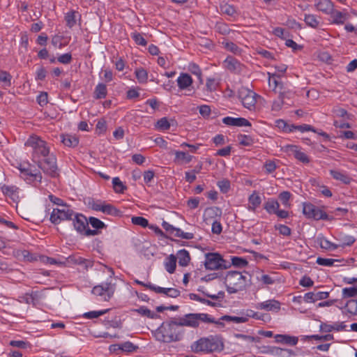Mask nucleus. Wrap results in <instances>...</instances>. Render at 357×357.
Instances as JSON below:
<instances>
[{"mask_svg":"<svg viewBox=\"0 0 357 357\" xmlns=\"http://www.w3.org/2000/svg\"><path fill=\"white\" fill-rule=\"evenodd\" d=\"M190 349L196 354L221 352L225 349L224 339L220 335H210L194 342Z\"/></svg>","mask_w":357,"mask_h":357,"instance_id":"obj_1","label":"nucleus"},{"mask_svg":"<svg viewBox=\"0 0 357 357\" xmlns=\"http://www.w3.org/2000/svg\"><path fill=\"white\" fill-rule=\"evenodd\" d=\"M178 321L173 318L169 321L163 322L158 329V333L161 334L159 340L166 343L181 341L183 337L185 331L179 328Z\"/></svg>","mask_w":357,"mask_h":357,"instance_id":"obj_2","label":"nucleus"},{"mask_svg":"<svg viewBox=\"0 0 357 357\" xmlns=\"http://www.w3.org/2000/svg\"><path fill=\"white\" fill-rule=\"evenodd\" d=\"M251 284V276H245L238 271H229L225 278L226 289L229 294L243 291Z\"/></svg>","mask_w":357,"mask_h":357,"instance_id":"obj_3","label":"nucleus"},{"mask_svg":"<svg viewBox=\"0 0 357 357\" xmlns=\"http://www.w3.org/2000/svg\"><path fill=\"white\" fill-rule=\"evenodd\" d=\"M25 146H31L33 149L32 156L33 160L37 162L38 160H40L41 157L44 158L50 155V149L47 146L46 142L37 136H31Z\"/></svg>","mask_w":357,"mask_h":357,"instance_id":"obj_4","label":"nucleus"},{"mask_svg":"<svg viewBox=\"0 0 357 357\" xmlns=\"http://www.w3.org/2000/svg\"><path fill=\"white\" fill-rule=\"evenodd\" d=\"M205 257L204 266L206 269H227L231 266L229 262L225 260L218 253L208 252L205 255Z\"/></svg>","mask_w":357,"mask_h":357,"instance_id":"obj_5","label":"nucleus"},{"mask_svg":"<svg viewBox=\"0 0 357 357\" xmlns=\"http://www.w3.org/2000/svg\"><path fill=\"white\" fill-rule=\"evenodd\" d=\"M238 97L243 107L251 111L255 109L257 98L259 96L252 90L242 86L238 89Z\"/></svg>","mask_w":357,"mask_h":357,"instance_id":"obj_6","label":"nucleus"},{"mask_svg":"<svg viewBox=\"0 0 357 357\" xmlns=\"http://www.w3.org/2000/svg\"><path fill=\"white\" fill-rule=\"evenodd\" d=\"M37 164L38 167L40 168L45 174L51 177L59 176L56 158L53 154L45 157L43 160H38Z\"/></svg>","mask_w":357,"mask_h":357,"instance_id":"obj_7","label":"nucleus"},{"mask_svg":"<svg viewBox=\"0 0 357 357\" xmlns=\"http://www.w3.org/2000/svg\"><path fill=\"white\" fill-rule=\"evenodd\" d=\"M74 211L70 207V206H63V208H54L50 220L52 223L54 225L59 224L61 221L71 220L74 215Z\"/></svg>","mask_w":357,"mask_h":357,"instance_id":"obj_8","label":"nucleus"},{"mask_svg":"<svg viewBox=\"0 0 357 357\" xmlns=\"http://www.w3.org/2000/svg\"><path fill=\"white\" fill-rule=\"evenodd\" d=\"M303 213L307 218L328 220V215L311 203H303Z\"/></svg>","mask_w":357,"mask_h":357,"instance_id":"obj_9","label":"nucleus"},{"mask_svg":"<svg viewBox=\"0 0 357 357\" xmlns=\"http://www.w3.org/2000/svg\"><path fill=\"white\" fill-rule=\"evenodd\" d=\"M115 291V285L111 282L95 286L92 289L94 295L102 296L103 300L108 301L114 295Z\"/></svg>","mask_w":357,"mask_h":357,"instance_id":"obj_10","label":"nucleus"},{"mask_svg":"<svg viewBox=\"0 0 357 357\" xmlns=\"http://www.w3.org/2000/svg\"><path fill=\"white\" fill-rule=\"evenodd\" d=\"M261 353L265 354H271L273 356H278L280 357H291L295 355V352L289 349H282L278 347L273 346H266L263 347Z\"/></svg>","mask_w":357,"mask_h":357,"instance_id":"obj_11","label":"nucleus"},{"mask_svg":"<svg viewBox=\"0 0 357 357\" xmlns=\"http://www.w3.org/2000/svg\"><path fill=\"white\" fill-rule=\"evenodd\" d=\"M226 68L234 74H241L245 66L236 58L229 56L224 61Z\"/></svg>","mask_w":357,"mask_h":357,"instance_id":"obj_12","label":"nucleus"},{"mask_svg":"<svg viewBox=\"0 0 357 357\" xmlns=\"http://www.w3.org/2000/svg\"><path fill=\"white\" fill-rule=\"evenodd\" d=\"M71 220L73 221L74 229L79 234H82L89 225L86 216L81 213H74Z\"/></svg>","mask_w":357,"mask_h":357,"instance_id":"obj_13","label":"nucleus"},{"mask_svg":"<svg viewBox=\"0 0 357 357\" xmlns=\"http://www.w3.org/2000/svg\"><path fill=\"white\" fill-rule=\"evenodd\" d=\"M66 263L68 264H77L83 266L84 269L87 271L93 266V261L82 258L77 255H72L66 258Z\"/></svg>","mask_w":357,"mask_h":357,"instance_id":"obj_14","label":"nucleus"},{"mask_svg":"<svg viewBox=\"0 0 357 357\" xmlns=\"http://www.w3.org/2000/svg\"><path fill=\"white\" fill-rule=\"evenodd\" d=\"M197 313H189L185 314L183 317L179 319L178 321V326H189L192 328H197L199 326L198 322Z\"/></svg>","mask_w":357,"mask_h":357,"instance_id":"obj_15","label":"nucleus"},{"mask_svg":"<svg viewBox=\"0 0 357 357\" xmlns=\"http://www.w3.org/2000/svg\"><path fill=\"white\" fill-rule=\"evenodd\" d=\"M222 123L230 126H251L250 122L243 117L234 118L231 116H226L222 119Z\"/></svg>","mask_w":357,"mask_h":357,"instance_id":"obj_16","label":"nucleus"},{"mask_svg":"<svg viewBox=\"0 0 357 357\" xmlns=\"http://www.w3.org/2000/svg\"><path fill=\"white\" fill-rule=\"evenodd\" d=\"M329 296V292L318 291L308 292L303 296V301L306 303H314L317 301L326 299Z\"/></svg>","mask_w":357,"mask_h":357,"instance_id":"obj_17","label":"nucleus"},{"mask_svg":"<svg viewBox=\"0 0 357 357\" xmlns=\"http://www.w3.org/2000/svg\"><path fill=\"white\" fill-rule=\"evenodd\" d=\"M316 8L323 13L329 15L334 10V3L331 0H318L314 4Z\"/></svg>","mask_w":357,"mask_h":357,"instance_id":"obj_18","label":"nucleus"},{"mask_svg":"<svg viewBox=\"0 0 357 357\" xmlns=\"http://www.w3.org/2000/svg\"><path fill=\"white\" fill-rule=\"evenodd\" d=\"M347 326L344 322H336L333 324H328L327 323L321 322L319 326L321 332L330 333L333 331H342L346 330Z\"/></svg>","mask_w":357,"mask_h":357,"instance_id":"obj_19","label":"nucleus"},{"mask_svg":"<svg viewBox=\"0 0 357 357\" xmlns=\"http://www.w3.org/2000/svg\"><path fill=\"white\" fill-rule=\"evenodd\" d=\"M329 15L332 18L331 23L337 25L344 24L345 21L349 17V15L347 13H343L335 8Z\"/></svg>","mask_w":357,"mask_h":357,"instance_id":"obj_20","label":"nucleus"},{"mask_svg":"<svg viewBox=\"0 0 357 357\" xmlns=\"http://www.w3.org/2000/svg\"><path fill=\"white\" fill-rule=\"evenodd\" d=\"M275 342L290 346H295L298 342V338L285 334H278L274 336Z\"/></svg>","mask_w":357,"mask_h":357,"instance_id":"obj_21","label":"nucleus"},{"mask_svg":"<svg viewBox=\"0 0 357 357\" xmlns=\"http://www.w3.org/2000/svg\"><path fill=\"white\" fill-rule=\"evenodd\" d=\"M257 308L266 311H278L280 309V303L275 300H268L258 303Z\"/></svg>","mask_w":357,"mask_h":357,"instance_id":"obj_22","label":"nucleus"},{"mask_svg":"<svg viewBox=\"0 0 357 357\" xmlns=\"http://www.w3.org/2000/svg\"><path fill=\"white\" fill-rule=\"evenodd\" d=\"M287 151H291L294 153L295 158L303 163H309L310 159L308 156L304 153L298 149V146L295 145L286 146Z\"/></svg>","mask_w":357,"mask_h":357,"instance_id":"obj_23","label":"nucleus"},{"mask_svg":"<svg viewBox=\"0 0 357 357\" xmlns=\"http://www.w3.org/2000/svg\"><path fill=\"white\" fill-rule=\"evenodd\" d=\"M192 84V79L188 73H181L177 78V84L181 90L187 89Z\"/></svg>","mask_w":357,"mask_h":357,"instance_id":"obj_24","label":"nucleus"},{"mask_svg":"<svg viewBox=\"0 0 357 357\" xmlns=\"http://www.w3.org/2000/svg\"><path fill=\"white\" fill-rule=\"evenodd\" d=\"M61 142L66 146L74 148L76 147L79 144V138L75 135L70 134H61Z\"/></svg>","mask_w":357,"mask_h":357,"instance_id":"obj_25","label":"nucleus"},{"mask_svg":"<svg viewBox=\"0 0 357 357\" xmlns=\"http://www.w3.org/2000/svg\"><path fill=\"white\" fill-rule=\"evenodd\" d=\"M2 192L10 197L13 200L15 201L18 198L17 190L18 188L15 185H3L1 186Z\"/></svg>","mask_w":357,"mask_h":357,"instance_id":"obj_26","label":"nucleus"},{"mask_svg":"<svg viewBox=\"0 0 357 357\" xmlns=\"http://www.w3.org/2000/svg\"><path fill=\"white\" fill-rule=\"evenodd\" d=\"M221 210L218 207L212 206L208 207L206 208L204 213V218L205 221H208L211 219L215 218L216 217H220L221 215Z\"/></svg>","mask_w":357,"mask_h":357,"instance_id":"obj_27","label":"nucleus"},{"mask_svg":"<svg viewBox=\"0 0 357 357\" xmlns=\"http://www.w3.org/2000/svg\"><path fill=\"white\" fill-rule=\"evenodd\" d=\"M330 174L334 179L340 181L344 184H349L352 180L348 175L337 170H330Z\"/></svg>","mask_w":357,"mask_h":357,"instance_id":"obj_28","label":"nucleus"},{"mask_svg":"<svg viewBox=\"0 0 357 357\" xmlns=\"http://www.w3.org/2000/svg\"><path fill=\"white\" fill-rule=\"evenodd\" d=\"M116 347L118 348V349H120L122 351L128 353L135 351L136 349H138L137 346L135 345L134 344L129 341L122 343L121 344H113L110 346V349L113 348L114 350H116Z\"/></svg>","mask_w":357,"mask_h":357,"instance_id":"obj_29","label":"nucleus"},{"mask_svg":"<svg viewBox=\"0 0 357 357\" xmlns=\"http://www.w3.org/2000/svg\"><path fill=\"white\" fill-rule=\"evenodd\" d=\"M248 210L255 212L256 208L261 204V199L260 196L255 191L248 198Z\"/></svg>","mask_w":357,"mask_h":357,"instance_id":"obj_30","label":"nucleus"},{"mask_svg":"<svg viewBox=\"0 0 357 357\" xmlns=\"http://www.w3.org/2000/svg\"><path fill=\"white\" fill-rule=\"evenodd\" d=\"M101 212L106 215L114 217H121L122 215V212L119 209L116 208L112 204H107L106 202L104 204Z\"/></svg>","mask_w":357,"mask_h":357,"instance_id":"obj_31","label":"nucleus"},{"mask_svg":"<svg viewBox=\"0 0 357 357\" xmlns=\"http://www.w3.org/2000/svg\"><path fill=\"white\" fill-rule=\"evenodd\" d=\"M177 258L178 259V264L181 266H187L190 261V256L185 249H182L178 251Z\"/></svg>","mask_w":357,"mask_h":357,"instance_id":"obj_32","label":"nucleus"},{"mask_svg":"<svg viewBox=\"0 0 357 357\" xmlns=\"http://www.w3.org/2000/svg\"><path fill=\"white\" fill-rule=\"evenodd\" d=\"M196 317H197L198 322L202 321L204 323H208V324H215L218 326H224V324L221 322L220 320L216 321L214 318L209 316L208 314L206 313H197Z\"/></svg>","mask_w":357,"mask_h":357,"instance_id":"obj_33","label":"nucleus"},{"mask_svg":"<svg viewBox=\"0 0 357 357\" xmlns=\"http://www.w3.org/2000/svg\"><path fill=\"white\" fill-rule=\"evenodd\" d=\"M107 90L105 84L99 83L95 88L93 97L96 99H102L107 96Z\"/></svg>","mask_w":357,"mask_h":357,"instance_id":"obj_34","label":"nucleus"},{"mask_svg":"<svg viewBox=\"0 0 357 357\" xmlns=\"http://www.w3.org/2000/svg\"><path fill=\"white\" fill-rule=\"evenodd\" d=\"M176 266V257L174 255H170L165 262V267L166 271L169 273H173L175 271Z\"/></svg>","mask_w":357,"mask_h":357,"instance_id":"obj_35","label":"nucleus"},{"mask_svg":"<svg viewBox=\"0 0 357 357\" xmlns=\"http://www.w3.org/2000/svg\"><path fill=\"white\" fill-rule=\"evenodd\" d=\"M280 207V204L278 201L274 199L268 200L264 206V209L269 214H275Z\"/></svg>","mask_w":357,"mask_h":357,"instance_id":"obj_36","label":"nucleus"},{"mask_svg":"<svg viewBox=\"0 0 357 357\" xmlns=\"http://www.w3.org/2000/svg\"><path fill=\"white\" fill-rule=\"evenodd\" d=\"M304 21L308 26L313 29L317 28L320 23L317 17L313 14H305Z\"/></svg>","mask_w":357,"mask_h":357,"instance_id":"obj_37","label":"nucleus"},{"mask_svg":"<svg viewBox=\"0 0 357 357\" xmlns=\"http://www.w3.org/2000/svg\"><path fill=\"white\" fill-rule=\"evenodd\" d=\"M188 70L197 77L200 84L203 83L202 70L197 64L195 63H190L188 65Z\"/></svg>","mask_w":357,"mask_h":357,"instance_id":"obj_38","label":"nucleus"},{"mask_svg":"<svg viewBox=\"0 0 357 357\" xmlns=\"http://www.w3.org/2000/svg\"><path fill=\"white\" fill-rule=\"evenodd\" d=\"M222 45L227 50L235 54H241V49L235 43L233 42L224 40L222 43Z\"/></svg>","mask_w":357,"mask_h":357,"instance_id":"obj_39","label":"nucleus"},{"mask_svg":"<svg viewBox=\"0 0 357 357\" xmlns=\"http://www.w3.org/2000/svg\"><path fill=\"white\" fill-rule=\"evenodd\" d=\"M105 204V202L99 199H89L88 200V206L96 211H102Z\"/></svg>","mask_w":357,"mask_h":357,"instance_id":"obj_40","label":"nucleus"},{"mask_svg":"<svg viewBox=\"0 0 357 357\" xmlns=\"http://www.w3.org/2000/svg\"><path fill=\"white\" fill-rule=\"evenodd\" d=\"M135 312H137L142 316L146 317L150 319H156L158 317V314L155 312L151 311L145 306H142L137 309L134 310Z\"/></svg>","mask_w":357,"mask_h":357,"instance_id":"obj_41","label":"nucleus"},{"mask_svg":"<svg viewBox=\"0 0 357 357\" xmlns=\"http://www.w3.org/2000/svg\"><path fill=\"white\" fill-rule=\"evenodd\" d=\"M171 122H174V120L169 121L167 117H163L157 121L155 126L159 130H167L170 128Z\"/></svg>","mask_w":357,"mask_h":357,"instance_id":"obj_42","label":"nucleus"},{"mask_svg":"<svg viewBox=\"0 0 357 357\" xmlns=\"http://www.w3.org/2000/svg\"><path fill=\"white\" fill-rule=\"evenodd\" d=\"M234 321L235 323H245L248 321V317L224 315L220 317V321Z\"/></svg>","mask_w":357,"mask_h":357,"instance_id":"obj_43","label":"nucleus"},{"mask_svg":"<svg viewBox=\"0 0 357 357\" xmlns=\"http://www.w3.org/2000/svg\"><path fill=\"white\" fill-rule=\"evenodd\" d=\"M113 188L116 193H123L127 187L121 181L119 177L112 179Z\"/></svg>","mask_w":357,"mask_h":357,"instance_id":"obj_44","label":"nucleus"},{"mask_svg":"<svg viewBox=\"0 0 357 357\" xmlns=\"http://www.w3.org/2000/svg\"><path fill=\"white\" fill-rule=\"evenodd\" d=\"M88 222L92 227L98 230L107 227V225L102 221L95 217H90L88 220Z\"/></svg>","mask_w":357,"mask_h":357,"instance_id":"obj_45","label":"nucleus"},{"mask_svg":"<svg viewBox=\"0 0 357 357\" xmlns=\"http://www.w3.org/2000/svg\"><path fill=\"white\" fill-rule=\"evenodd\" d=\"M319 245L321 248L331 250H334L339 247V245L331 243L324 237L319 239Z\"/></svg>","mask_w":357,"mask_h":357,"instance_id":"obj_46","label":"nucleus"},{"mask_svg":"<svg viewBox=\"0 0 357 357\" xmlns=\"http://www.w3.org/2000/svg\"><path fill=\"white\" fill-rule=\"evenodd\" d=\"M135 75L139 83H146L147 82L148 73L144 68H137L135 70Z\"/></svg>","mask_w":357,"mask_h":357,"instance_id":"obj_47","label":"nucleus"},{"mask_svg":"<svg viewBox=\"0 0 357 357\" xmlns=\"http://www.w3.org/2000/svg\"><path fill=\"white\" fill-rule=\"evenodd\" d=\"M77 12L72 10L68 12L65 15V20L66 22V25L69 28L73 27L76 24L75 14Z\"/></svg>","mask_w":357,"mask_h":357,"instance_id":"obj_48","label":"nucleus"},{"mask_svg":"<svg viewBox=\"0 0 357 357\" xmlns=\"http://www.w3.org/2000/svg\"><path fill=\"white\" fill-rule=\"evenodd\" d=\"M174 154H175V161L183 160V161H185L186 163H188L192 159V155H188V153H186L185 152H183V151H176Z\"/></svg>","mask_w":357,"mask_h":357,"instance_id":"obj_49","label":"nucleus"},{"mask_svg":"<svg viewBox=\"0 0 357 357\" xmlns=\"http://www.w3.org/2000/svg\"><path fill=\"white\" fill-rule=\"evenodd\" d=\"M345 307L349 314L357 315V299L349 300L346 303Z\"/></svg>","mask_w":357,"mask_h":357,"instance_id":"obj_50","label":"nucleus"},{"mask_svg":"<svg viewBox=\"0 0 357 357\" xmlns=\"http://www.w3.org/2000/svg\"><path fill=\"white\" fill-rule=\"evenodd\" d=\"M231 260V264L237 268H244L248 264V261L243 257H232Z\"/></svg>","mask_w":357,"mask_h":357,"instance_id":"obj_51","label":"nucleus"},{"mask_svg":"<svg viewBox=\"0 0 357 357\" xmlns=\"http://www.w3.org/2000/svg\"><path fill=\"white\" fill-rule=\"evenodd\" d=\"M131 37L137 45L145 46L147 44L146 39L140 33L133 32L131 33Z\"/></svg>","mask_w":357,"mask_h":357,"instance_id":"obj_52","label":"nucleus"},{"mask_svg":"<svg viewBox=\"0 0 357 357\" xmlns=\"http://www.w3.org/2000/svg\"><path fill=\"white\" fill-rule=\"evenodd\" d=\"M291 130L293 131L294 130H298L302 132L305 131H312V132H317V130L312 126L307 125V124H303L299 126H296L294 124H291Z\"/></svg>","mask_w":357,"mask_h":357,"instance_id":"obj_53","label":"nucleus"},{"mask_svg":"<svg viewBox=\"0 0 357 357\" xmlns=\"http://www.w3.org/2000/svg\"><path fill=\"white\" fill-rule=\"evenodd\" d=\"M12 75L7 71L0 70V82H4L7 86H11Z\"/></svg>","mask_w":357,"mask_h":357,"instance_id":"obj_54","label":"nucleus"},{"mask_svg":"<svg viewBox=\"0 0 357 357\" xmlns=\"http://www.w3.org/2000/svg\"><path fill=\"white\" fill-rule=\"evenodd\" d=\"M109 309H106L100 311H91L84 314L83 317L86 319L97 318L99 316L103 315L109 312Z\"/></svg>","mask_w":357,"mask_h":357,"instance_id":"obj_55","label":"nucleus"},{"mask_svg":"<svg viewBox=\"0 0 357 357\" xmlns=\"http://www.w3.org/2000/svg\"><path fill=\"white\" fill-rule=\"evenodd\" d=\"M276 126L287 132H291L293 131L291 130V124H288L283 119H278L275 121Z\"/></svg>","mask_w":357,"mask_h":357,"instance_id":"obj_56","label":"nucleus"},{"mask_svg":"<svg viewBox=\"0 0 357 357\" xmlns=\"http://www.w3.org/2000/svg\"><path fill=\"white\" fill-rule=\"evenodd\" d=\"M132 223L135 225H139L142 227H146L149 226V221L147 219L141 216H134L132 218Z\"/></svg>","mask_w":357,"mask_h":357,"instance_id":"obj_57","label":"nucleus"},{"mask_svg":"<svg viewBox=\"0 0 357 357\" xmlns=\"http://www.w3.org/2000/svg\"><path fill=\"white\" fill-rule=\"evenodd\" d=\"M291 197V193L288 191H283L279 195V199L282 204L285 207H289L290 204L289 203V200Z\"/></svg>","mask_w":357,"mask_h":357,"instance_id":"obj_58","label":"nucleus"},{"mask_svg":"<svg viewBox=\"0 0 357 357\" xmlns=\"http://www.w3.org/2000/svg\"><path fill=\"white\" fill-rule=\"evenodd\" d=\"M221 11L229 16H233L236 13V8L234 6L225 3L220 6Z\"/></svg>","mask_w":357,"mask_h":357,"instance_id":"obj_59","label":"nucleus"},{"mask_svg":"<svg viewBox=\"0 0 357 357\" xmlns=\"http://www.w3.org/2000/svg\"><path fill=\"white\" fill-rule=\"evenodd\" d=\"M336 261H337V260L333 259H326L322 257H318L317 259V263L319 265L324 266H332Z\"/></svg>","mask_w":357,"mask_h":357,"instance_id":"obj_60","label":"nucleus"},{"mask_svg":"<svg viewBox=\"0 0 357 357\" xmlns=\"http://www.w3.org/2000/svg\"><path fill=\"white\" fill-rule=\"evenodd\" d=\"M342 294L345 298H351L357 296V287H347L342 289Z\"/></svg>","mask_w":357,"mask_h":357,"instance_id":"obj_61","label":"nucleus"},{"mask_svg":"<svg viewBox=\"0 0 357 357\" xmlns=\"http://www.w3.org/2000/svg\"><path fill=\"white\" fill-rule=\"evenodd\" d=\"M217 185L222 193H227L230 189V182L227 179L218 181Z\"/></svg>","mask_w":357,"mask_h":357,"instance_id":"obj_62","label":"nucleus"},{"mask_svg":"<svg viewBox=\"0 0 357 357\" xmlns=\"http://www.w3.org/2000/svg\"><path fill=\"white\" fill-rule=\"evenodd\" d=\"M234 337L236 338H241L244 340L250 341L251 342H259L260 341V337H254L241 333H235Z\"/></svg>","mask_w":357,"mask_h":357,"instance_id":"obj_63","label":"nucleus"},{"mask_svg":"<svg viewBox=\"0 0 357 357\" xmlns=\"http://www.w3.org/2000/svg\"><path fill=\"white\" fill-rule=\"evenodd\" d=\"M218 86V83L213 78H208L206 83V87L210 92L215 91Z\"/></svg>","mask_w":357,"mask_h":357,"instance_id":"obj_64","label":"nucleus"}]
</instances>
